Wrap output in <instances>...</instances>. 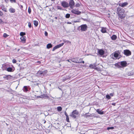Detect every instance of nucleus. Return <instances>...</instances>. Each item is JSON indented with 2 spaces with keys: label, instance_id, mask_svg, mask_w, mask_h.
<instances>
[{
  "label": "nucleus",
  "instance_id": "nucleus-33",
  "mask_svg": "<svg viewBox=\"0 0 134 134\" xmlns=\"http://www.w3.org/2000/svg\"><path fill=\"white\" fill-rule=\"evenodd\" d=\"M114 129V127H107V130H109L110 129Z\"/></svg>",
  "mask_w": 134,
  "mask_h": 134
},
{
  "label": "nucleus",
  "instance_id": "nucleus-28",
  "mask_svg": "<svg viewBox=\"0 0 134 134\" xmlns=\"http://www.w3.org/2000/svg\"><path fill=\"white\" fill-rule=\"evenodd\" d=\"M71 61L77 63L78 62V61H77L76 59L73 58L71 60Z\"/></svg>",
  "mask_w": 134,
  "mask_h": 134
},
{
  "label": "nucleus",
  "instance_id": "nucleus-15",
  "mask_svg": "<svg viewBox=\"0 0 134 134\" xmlns=\"http://www.w3.org/2000/svg\"><path fill=\"white\" fill-rule=\"evenodd\" d=\"M120 53L119 51H118L114 53V56L115 58H117L119 56V54Z\"/></svg>",
  "mask_w": 134,
  "mask_h": 134
},
{
  "label": "nucleus",
  "instance_id": "nucleus-46",
  "mask_svg": "<svg viewBox=\"0 0 134 134\" xmlns=\"http://www.w3.org/2000/svg\"><path fill=\"white\" fill-rule=\"evenodd\" d=\"M3 15V13L1 11H0V16H2Z\"/></svg>",
  "mask_w": 134,
  "mask_h": 134
},
{
  "label": "nucleus",
  "instance_id": "nucleus-8",
  "mask_svg": "<svg viewBox=\"0 0 134 134\" xmlns=\"http://www.w3.org/2000/svg\"><path fill=\"white\" fill-rule=\"evenodd\" d=\"M124 53L126 56H129L131 54V52L128 50H125L124 51Z\"/></svg>",
  "mask_w": 134,
  "mask_h": 134
},
{
  "label": "nucleus",
  "instance_id": "nucleus-22",
  "mask_svg": "<svg viewBox=\"0 0 134 134\" xmlns=\"http://www.w3.org/2000/svg\"><path fill=\"white\" fill-rule=\"evenodd\" d=\"M111 38L112 40H114L116 39L117 36L115 35H113L111 37Z\"/></svg>",
  "mask_w": 134,
  "mask_h": 134
},
{
  "label": "nucleus",
  "instance_id": "nucleus-29",
  "mask_svg": "<svg viewBox=\"0 0 134 134\" xmlns=\"http://www.w3.org/2000/svg\"><path fill=\"white\" fill-rule=\"evenodd\" d=\"M12 68L10 67H8L7 69V70L9 72H11L12 71Z\"/></svg>",
  "mask_w": 134,
  "mask_h": 134
},
{
  "label": "nucleus",
  "instance_id": "nucleus-12",
  "mask_svg": "<svg viewBox=\"0 0 134 134\" xmlns=\"http://www.w3.org/2000/svg\"><path fill=\"white\" fill-rule=\"evenodd\" d=\"M96 112H97L98 114L100 115H102L104 114V111H102L101 110H100V109H97L96 110Z\"/></svg>",
  "mask_w": 134,
  "mask_h": 134
},
{
  "label": "nucleus",
  "instance_id": "nucleus-40",
  "mask_svg": "<svg viewBox=\"0 0 134 134\" xmlns=\"http://www.w3.org/2000/svg\"><path fill=\"white\" fill-rule=\"evenodd\" d=\"M16 62H17L16 60L15 59H13L12 60V62L14 63H16Z\"/></svg>",
  "mask_w": 134,
  "mask_h": 134
},
{
  "label": "nucleus",
  "instance_id": "nucleus-23",
  "mask_svg": "<svg viewBox=\"0 0 134 134\" xmlns=\"http://www.w3.org/2000/svg\"><path fill=\"white\" fill-rule=\"evenodd\" d=\"M52 46V44L51 43H49L47 45V48L49 49L51 48Z\"/></svg>",
  "mask_w": 134,
  "mask_h": 134
},
{
  "label": "nucleus",
  "instance_id": "nucleus-36",
  "mask_svg": "<svg viewBox=\"0 0 134 134\" xmlns=\"http://www.w3.org/2000/svg\"><path fill=\"white\" fill-rule=\"evenodd\" d=\"M57 9H59L61 10H62V8L60 6H58L57 7Z\"/></svg>",
  "mask_w": 134,
  "mask_h": 134
},
{
  "label": "nucleus",
  "instance_id": "nucleus-43",
  "mask_svg": "<svg viewBox=\"0 0 134 134\" xmlns=\"http://www.w3.org/2000/svg\"><path fill=\"white\" fill-rule=\"evenodd\" d=\"M10 2L12 3L14 2V3H15L16 2V0H10Z\"/></svg>",
  "mask_w": 134,
  "mask_h": 134
},
{
  "label": "nucleus",
  "instance_id": "nucleus-32",
  "mask_svg": "<svg viewBox=\"0 0 134 134\" xmlns=\"http://www.w3.org/2000/svg\"><path fill=\"white\" fill-rule=\"evenodd\" d=\"M106 98L108 99H110L111 98V97L110 95H106Z\"/></svg>",
  "mask_w": 134,
  "mask_h": 134
},
{
  "label": "nucleus",
  "instance_id": "nucleus-19",
  "mask_svg": "<svg viewBox=\"0 0 134 134\" xmlns=\"http://www.w3.org/2000/svg\"><path fill=\"white\" fill-rule=\"evenodd\" d=\"M9 11L11 13H13L15 12V10L13 8H10L9 9Z\"/></svg>",
  "mask_w": 134,
  "mask_h": 134
},
{
  "label": "nucleus",
  "instance_id": "nucleus-31",
  "mask_svg": "<svg viewBox=\"0 0 134 134\" xmlns=\"http://www.w3.org/2000/svg\"><path fill=\"white\" fill-rule=\"evenodd\" d=\"M70 16V14H67L66 15L65 17L67 18H69Z\"/></svg>",
  "mask_w": 134,
  "mask_h": 134
},
{
  "label": "nucleus",
  "instance_id": "nucleus-38",
  "mask_svg": "<svg viewBox=\"0 0 134 134\" xmlns=\"http://www.w3.org/2000/svg\"><path fill=\"white\" fill-rule=\"evenodd\" d=\"M70 77H66L65 78H64L63 80V81H66V80H67Z\"/></svg>",
  "mask_w": 134,
  "mask_h": 134
},
{
  "label": "nucleus",
  "instance_id": "nucleus-44",
  "mask_svg": "<svg viewBox=\"0 0 134 134\" xmlns=\"http://www.w3.org/2000/svg\"><path fill=\"white\" fill-rule=\"evenodd\" d=\"M82 60L81 59H80L79 61H78V62H77V63H82Z\"/></svg>",
  "mask_w": 134,
  "mask_h": 134
},
{
  "label": "nucleus",
  "instance_id": "nucleus-11",
  "mask_svg": "<svg viewBox=\"0 0 134 134\" xmlns=\"http://www.w3.org/2000/svg\"><path fill=\"white\" fill-rule=\"evenodd\" d=\"M98 52L99 54L101 55H103L104 53V52L103 50L99 49H98Z\"/></svg>",
  "mask_w": 134,
  "mask_h": 134
},
{
  "label": "nucleus",
  "instance_id": "nucleus-37",
  "mask_svg": "<svg viewBox=\"0 0 134 134\" xmlns=\"http://www.w3.org/2000/svg\"><path fill=\"white\" fill-rule=\"evenodd\" d=\"M28 25L29 28H30L31 27V24L30 22H29L28 23Z\"/></svg>",
  "mask_w": 134,
  "mask_h": 134
},
{
  "label": "nucleus",
  "instance_id": "nucleus-13",
  "mask_svg": "<svg viewBox=\"0 0 134 134\" xmlns=\"http://www.w3.org/2000/svg\"><path fill=\"white\" fill-rule=\"evenodd\" d=\"M128 4V3L126 2H125L119 4V5L121 7H124L126 5Z\"/></svg>",
  "mask_w": 134,
  "mask_h": 134
},
{
  "label": "nucleus",
  "instance_id": "nucleus-10",
  "mask_svg": "<svg viewBox=\"0 0 134 134\" xmlns=\"http://www.w3.org/2000/svg\"><path fill=\"white\" fill-rule=\"evenodd\" d=\"M71 12L73 13L74 14H76L77 15H79L81 13V12H80L78 11V10H76L75 9H72L71 11Z\"/></svg>",
  "mask_w": 134,
  "mask_h": 134
},
{
  "label": "nucleus",
  "instance_id": "nucleus-39",
  "mask_svg": "<svg viewBox=\"0 0 134 134\" xmlns=\"http://www.w3.org/2000/svg\"><path fill=\"white\" fill-rule=\"evenodd\" d=\"M80 6V5L79 3H77L75 5V7H79Z\"/></svg>",
  "mask_w": 134,
  "mask_h": 134
},
{
  "label": "nucleus",
  "instance_id": "nucleus-51",
  "mask_svg": "<svg viewBox=\"0 0 134 134\" xmlns=\"http://www.w3.org/2000/svg\"><path fill=\"white\" fill-rule=\"evenodd\" d=\"M67 23L68 24H71V22H67Z\"/></svg>",
  "mask_w": 134,
  "mask_h": 134
},
{
  "label": "nucleus",
  "instance_id": "nucleus-25",
  "mask_svg": "<svg viewBox=\"0 0 134 134\" xmlns=\"http://www.w3.org/2000/svg\"><path fill=\"white\" fill-rule=\"evenodd\" d=\"M23 91L25 92H27L28 91L27 88L26 86H25L24 87V88L23 89Z\"/></svg>",
  "mask_w": 134,
  "mask_h": 134
},
{
  "label": "nucleus",
  "instance_id": "nucleus-45",
  "mask_svg": "<svg viewBox=\"0 0 134 134\" xmlns=\"http://www.w3.org/2000/svg\"><path fill=\"white\" fill-rule=\"evenodd\" d=\"M44 34H45V35L46 36H47V35H48V33H47V31H45Z\"/></svg>",
  "mask_w": 134,
  "mask_h": 134
},
{
  "label": "nucleus",
  "instance_id": "nucleus-50",
  "mask_svg": "<svg viewBox=\"0 0 134 134\" xmlns=\"http://www.w3.org/2000/svg\"><path fill=\"white\" fill-rule=\"evenodd\" d=\"M112 104L113 105H115V103H113Z\"/></svg>",
  "mask_w": 134,
  "mask_h": 134
},
{
  "label": "nucleus",
  "instance_id": "nucleus-5",
  "mask_svg": "<svg viewBox=\"0 0 134 134\" xmlns=\"http://www.w3.org/2000/svg\"><path fill=\"white\" fill-rule=\"evenodd\" d=\"M75 3L73 0H71L69 2V6L71 8L73 9L74 7Z\"/></svg>",
  "mask_w": 134,
  "mask_h": 134
},
{
  "label": "nucleus",
  "instance_id": "nucleus-20",
  "mask_svg": "<svg viewBox=\"0 0 134 134\" xmlns=\"http://www.w3.org/2000/svg\"><path fill=\"white\" fill-rule=\"evenodd\" d=\"M106 29L104 27H102L101 30V31L103 33H104L106 32Z\"/></svg>",
  "mask_w": 134,
  "mask_h": 134
},
{
  "label": "nucleus",
  "instance_id": "nucleus-52",
  "mask_svg": "<svg viewBox=\"0 0 134 134\" xmlns=\"http://www.w3.org/2000/svg\"><path fill=\"white\" fill-rule=\"evenodd\" d=\"M82 63H83L84 64V62L83 61H82Z\"/></svg>",
  "mask_w": 134,
  "mask_h": 134
},
{
  "label": "nucleus",
  "instance_id": "nucleus-56",
  "mask_svg": "<svg viewBox=\"0 0 134 134\" xmlns=\"http://www.w3.org/2000/svg\"><path fill=\"white\" fill-rule=\"evenodd\" d=\"M19 50H20L19 49H18V52L19 51Z\"/></svg>",
  "mask_w": 134,
  "mask_h": 134
},
{
  "label": "nucleus",
  "instance_id": "nucleus-9",
  "mask_svg": "<svg viewBox=\"0 0 134 134\" xmlns=\"http://www.w3.org/2000/svg\"><path fill=\"white\" fill-rule=\"evenodd\" d=\"M120 64L121 67H124L127 66V63L125 61L121 62Z\"/></svg>",
  "mask_w": 134,
  "mask_h": 134
},
{
  "label": "nucleus",
  "instance_id": "nucleus-55",
  "mask_svg": "<svg viewBox=\"0 0 134 134\" xmlns=\"http://www.w3.org/2000/svg\"><path fill=\"white\" fill-rule=\"evenodd\" d=\"M46 121L45 120H44V123L45 124L46 123Z\"/></svg>",
  "mask_w": 134,
  "mask_h": 134
},
{
  "label": "nucleus",
  "instance_id": "nucleus-34",
  "mask_svg": "<svg viewBox=\"0 0 134 134\" xmlns=\"http://www.w3.org/2000/svg\"><path fill=\"white\" fill-rule=\"evenodd\" d=\"M28 12L29 14H30L31 12V10L30 8L29 7L28 9Z\"/></svg>",
  "mask_w": 134,
  "mask_h": 134
},
{
  "label": "nucleus",
  "instance_id": "nucleus-42",
  "mask_svg": "<svg viewBox=\"0 0 134 134\" xmlns=\"http://www.w3.org/2000/svg\"><path fill=\"white\" fill-rule=\"evenodd\" d=\"M4 22L1 19H0V24H3Z\"/></svg>",
  "mask_w": 134,
  "mask_h": 134
},
{
  "label": "nucleus",
  "instance_id": "nucleus-3",
  "mask_svg": "<svg viewBox=\"0 0 134 134\" xmlns=\"http://www.w3.org/2000/svg\"><path fill=\"white\" fill-rule=\"evenodd\" d=\"M117 11L118 15L124 14L125 12L124 10L122 8H121L120 7H118L117 8Z\"/></svg>",
  "mask_w": 134,
  "mask_h": 134
},
{
  "label": "nucleus",
  "instance_id": "nucleus-21",
  "mask_svg": "<svg viewBox=\"0 0 134 134\" xmlns=\"http://www.w3.org/2000/svg\"><path fill=\"white\" fill-rule=\"evenodd\" d=\"M118 15L119 18L121 19H123L125 17L124 14H119Z\"/></svg>",
  "mask_w": 134,
  "mask_h": 134
},
{
  "label": "nucleus",
  "instance_id": "nucleus-2",
  "mask_svg": "<svg viewBox=\"0 0 134 134\" xmlns=\"http://www.w3.org/2000/svg\"><path fill=\"white\" fill-rule=\"evenodd\" d=\"M79 114V111L76 110H75L72 111V114L70 115V116L72 118H75L78 116Z\"/></svg>",
  "mask_w": 134,
  "mask_h": 134
},
{
  "label": "nucleus",
  "instance_id": "nucleus-16",
  "mask_svg": "<svg viewBox=\"0 0 134 134\" xmlns=\"http://www.w3.org/2000/svg\"><path fill=\"white\" fill-rule=\"evenodd\" d=\"M11 76L10 75H7L3 77V78L7 80H9L11 79Z\"/></svg>",
  "mask_w": 134,
  "mask_h": 134
},
{
  "label": "nucleus",
  "instance_id": "nucleus-47",
  "mask_svg": "<svg viewBox=\"0 0 134 134\" xmlns=\"http://www.w3.org/2000/svg\"><path fill=\"white\" fill-rule=\"evenodd\" d=\"M64 114L66 116H68V115L67 114L66 111L65 112Z\"/></svg>",
  "mask_w": 134,
  "mask_h": 134
},
{
  "label": "nucleus",
  "instance_id": "nucleus-24",
  "mask_svg": "<svg viewBox=\"0 0 134 134\" xmlns=\"http://www.w3.org/2000/svg\"><path fill=\"white\" fill-rule=\"evenodd\" d=\"M34 24L36 26H37L38 25V21L36 20L34 21Z\"/></svg>",
  "mask_w": 134,
  "mask_h": 134
},
{
  "label": "nucleus",
  "instance_id": "nucleus-7",
  "mask_svg": "<svg viewBox=\"0 0 134 134\" xmlns=\"http://www.w3.org/2000/svg\"><path fill=\"white\" fill-rule=\"evenodd\" d=\"M64 44V43H63L55 46L52 49V51H54L56 49L60 47L61 46H62Z\"/></svg>",
  "mask_w": 134,
  "mask_h": 134
},
{
  "label": "nucleus",
  "instance_id": "nucleus-6",
  "mask_svg": "<svg viewBox=\"0 0 134 134\" xmlns=\"http://www.w3.org/2000/svg\"><path fill=\"white\" fill-rule=\"evenodd\" d=\"M62 6L64 8H68L69 7V4L67 2L63 1L61 3Z\"/></svg>",
  "mask_w": 134,
  "mask_h": 134
},
{
  "label": "nucleus",
  "instance_id": "nucleus-17",
  "mask_svg": "<svg viewBox=\"0 0 134 134\" xmlns=\"http://www.w3.org/2000/svg\"><path fill=\"white\" fill-rule=\"evenodd\" d=\"M114 65L116 67L118 68H120L121 67L120 65V62H118L115 63L114 64Z\"/></svg>",
  "mask_w": 134,
  "mask_h": 134
},
{
  "label": "nucleus",
  "instance_id": "nucleus-1",
  "mask_svg": "<svg viewBox=\"0 0 134 134\" xmlns=\"http://www.w3.org/2000/svg\"><path fill=\"white\" fill-rule=\"evenodd\" d=\"M47 70H39L37 72V75L38 76L40 77L43 76H45L47 73Z\"/></svg>",
  "mask_w": 134,
  "mask_h": 134
},
{
  "label": "nucleus",
  "instance_id": "nucleus-41",
  "mask_svg": "<svg viewBox=\"0 0 134 134\" xmlns=\"http://www.w3.org/2000/svg\"><path fill=\"white\" fill-rule=\"evenodd\" d=\"M66 121L68 122H69V116H66Z\"/></svg>",
  "mask_w": 134,
  "mask_h": 134
},
{
  "label": "nucleus",
  "instance_id": "nucleus-48",
  "mask_svg": "<svg viewBox=\"0 0 134 134\" xmlns=\"http://www.w3.org/2000/svg\"><path fill=\"white\" fill-rule=\"evenodd\" d=\"M110 95L111 96H113V93H111L110 94Z\"/></svg>",
  "mask_w": 134,
  "mask_h": 134
},
{
  "label": "nucleus",
  "instance_id": "nucleus-57",
  "mask_svg": "<svg viewBox=\"0 0 134 134\" xmlns=\"http://www.w3.org/2000/svg\"><path fill=\"white\" fill-rule=\"evenodd\" d=\"M67 61H68V62H70L69 60H67Z\"/></svg>",
  "mask_w": 134,
  "mask_h": 134
},
{
  "label": "nucleus",
  "instance_id": "nucleus-27",
  "mask_svg": "<svg viewBox=\"0 0 134 134\" xmlns=\"http://www.w3.org/2000/svg\"><path fill=\"white\" fill-rule=\"evenodd\" d=\"M2 9L5 12H7V9L4 6H3L2 7Z\"/></svg>",
  "mask_w": 134,
  "mask_h": 134
},
{
  "label": "nucleus",
  "instance_id": "nucleus-49",
  "mask_svg": "<svg viewBox=\"0 0 134 134\" xmlns=\"http://www.w3.org/2000/svg\"><path fill=\"white\" fill-rule=\"evenodd\" d=\"M20 8L21 9H22V8H23V6L22 5H20Z\"/></svg>",
  "mask_w": 134,
  "mask_h": 134
},
{
  "label": "nucleus",
  "instance_id": "nucleus-35",
  "mask_svg": "<svg viewBox=\"0 0 134 134\" xmlns=\"http://www.w3.org/2000/svg\"><path fill=\"white\" fill-rule=\"evenodd\" d=\"M8 36L6 33H4L3 35V36L4 37L6 38Z\"/></svg>",
  "mask_w": 134,
  "mask_h": 134
},
{
  "label": "nucleus",
  "instance_id": "nucleus-4",
  "mask_svg": "<svg viewBox=\"0 0 134 134\" xmlns=\"http://www.w3.org/2000/svg\"><path fill=\"white\" fill-rule=\"evenodd\" d=\"M79 28H81L80 30L81 31H85L87 30V26L86 24H83L81 25Z\"/></svg>",
  "mask_w": 134,
  "mask_h": 134
},
{
  "label": "nucleus",
  "instance_id": "nucleus-54",
  "mask_svg": "<svg viewBox=\"0 0 134 134\" xmlns=\"http://www.w3.org/2000/svg\"><path fill=\"white\" fill-rule=\"evenodd\" d=\"M4 0L5 1V2H7V1H8V0Z\"/></svg>",
  "mask_w": 134,
  "mask_h": 134
},
{
  "label": "nucleus",
  "instance_id": "nucleus-26",
  "mask_svg": "<svg viewBox=\"0 0 134 134\" xmlns=\"http://www.w3.org/2000/svg\"><path fill=\"white\" fill-rule=\"evenodd\" d=\"M57 109L58 111H60L62 110V108L61 107H57Z\"/></svg>",
  "mask_w": 134,
  "mask_h": 134
},
{
  "label": "nucleus",
  "instance_id": "nucleus-18",
  "mask_svg": "<svg viewBox=\"0 0 134 134\" xmlns=\"http://www.w3.org/2000/svg\"><path fill=\"white\" fill-rule=\"evenodd\" d=\"M90 67L91 68L95 69L97 70H98V69L96 67V66L94 65L90 64Z\"/></svg>",
  "mask_w": 134,
  "mask_h": 134
},
{
  "label": "nucleus",
  "instance_id": "nucleus-30",
  "mask_svg": "<svg viewBox=\"0 0 134 134\" xmlns=\"http://www.w3.org/2000/svg\"><path fill=\"white\" fill-rule=\"evenodd\" d=\"M25 35V32H21L20 33V35L22 36H23Z\"/></svg>",
  "mask_w": 134,
  "mask_h": 134
},
{
  "label": "nucleus",
  "instance_id": "nucleus-53",
  "mask_svg": "<svg viewBox=\"0 0 134 134\" xmlns=\"http://www.w3.org/2000/svg\"><path fill=\"white\" fill-rule=\"evenodd\" d=\"M55 18L56 19H57V17H55Z\"/></svg>",
  "mask_w": 134,
  "mask_h": 134
},
{
  "label": "nucleus",
  "instance_id": "nucleus-14",
  "mask_svg": "<svg viewBox=\"0 0 134 134\" xmlns=\"http://www.w3.org/2000/svg\"><path fill=\"white\" fill-rule=\"evenodd\" d=\"M25 37L22 36L20 38V39L21 40V41L23 43H25L26 42V39L25 38Z\"/></svg>",
  "mask_w": 134,
  "mask_h": 134
}]
</instances>
